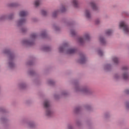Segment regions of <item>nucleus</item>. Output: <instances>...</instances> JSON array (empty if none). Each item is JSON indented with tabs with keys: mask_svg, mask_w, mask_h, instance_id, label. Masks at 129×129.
<instances>
[{
	"mask_svg": "<svg viewBox=\"0 0 129 129\" xmlns=\"http://www.w3.org/2000/svg\"><path fill=\"white\" fill-rule=\"evenodd\" d=\"M113 77L115 80H119L120 79V76L118 74H115Z\"/></svg>",
	"mask_w": 129,
	"mask_h": 129,
	"instance_id": "obj_34",
	"label": "nucleus"
},
{
	"mask_svg": "<svg viewBox=\"0 0 129 129\" xmlns=\"http://www.w3.org/2000/svg\"><path fill=\"white\" fill-rule=\"evenodd\" d=\"M27 84L24 82H22L19 84V87L21 89H26L27 88Z\"/></svg>",
	"mask_w": 129,
	"mask_h": 129,
	"instance_id": "obj_25",
	"label": "nucleus"
},
{
	"mask_svg": "<svg viewBox=\"0 0 129 129\" xmlns=\"http://www.w3.org/2000/svg\"><path fill=\"white\" fill-rule=\"evenodd\" d=\"M35 63V58L32 57L31 60L27 62V65H29V66H32V65H34Z\"/></svg>",
	"mask_w": 129,
	"mask_h": 129,
	"instance_id": "obj_27",
	"label": "nucleus"
},
{
	"mask_svg": "<svg viewBox=\"0 0 129 129\" xmlns=\"http://www.w3.org/2000/svg\"><path fill=\"white\" fill-rule=\"evenodd\" d=\"M124 93L125 94H127V95H129V89H126L124 90Z\"/></svg>",
	"mask_w": 129,
	"mask_h": 129,
	"instance_id": "obj_41",
	"label": "nucleus"
},
{
	"mask_svg": "<svg viewBox=\"0 0 129 129\" xmlns=\"http://www.w3.org/2000/svg\"><path fill=\"white\" fill-rule=\"evenodd\" d=\"M95 24L96 25H99V24H100V20H99V19H97L95 20Z\"/></svg>",
	"mask_w": 129,
	"mask_h": 129,
	"instance_id": "obj_43",
	"label": "nucleus"
},
{
	"mask_svg": "<svg viewBox=\"0 0 129 129\" xmlns=\"http://www.w3.org/2000/svg\"><path fill=\"white\" fill-rule=\"evenodd\" d=\"M86 56L85 54L83 53H80V58L78 59V63H80V64H85L86 63Z\"/></svg>",
	"mask_w": 129,
	"mask_h": 129,
	"instance_id": "obj_15",
	"label": "nucleus"
},
{
	"mask_svg": "<svg viewBox=\"0 0 129 129\" xmlns=\"http://www.w3.org/2000/svg\"><path fill=\"white\" fill-rule=\"evenodd\" d=\"M126 108L127 110H129V102L127 101L125 102Z\"/></svg>",
	"mask_w": 129,
	"mask_h": 129,
	"instance_id": "obj_42",
	"label": "nucleus"
},
{
	"mask_svg": "<svg viewBox=\"0 0 129 129\" xmlns=\"http://www.w3.org/2000/svg\"><path fill=\"white\" fill-rule=\"evenodd\" d=\"M73 84L75 86V90L76 92H82L87 95H92L93 91L88 86H81L79 84V81L77 80H75L73 81Z\"/></svg>",
	"mask_w": 129,
	"mask_h": 129,
	"instance_id": "obj_2",
	"label": "nucleus"
},
{
	"mask_svg": "<svg viewBox=\"0 0 129 129\" xmlns=\"http://www.w3.org/2000/svg\"><path fill=\"white\" fill-rule=\"evenodd\" d=\"M85 16L87 20H91L92 15L90 10L86 9L85 11Z\"/></svg>",
	"mask_w": 129,
	"mask_h": 129,
	"instance_id": "obj_17",
	"label": "nucleus"
},
{
	"mask_svg": "<svg viewBox=\"0 0 129 129\" xmlns=\"http://www.w3.org/2000/svg\"><path fill=\"white\" fill-rule=\"evenodd\" d=\"M48 83L49 85H51V86H53V85H55V81L52 80H48Z\"/></svg>",
	"mask_w": 129,
	"mask_h": 129,
	"instance_id": "obj_37",
	"label": "nucleus"
},
{
	"mask_svg": "<svg viewBox=\"0 0 129 129\" xmlns=\"http://www.w3.org/2000/svg\"><path fill=\"white\" fill-rule=\"evenodd\" d=\"M21 123L22 125H24V126L30 129L36 128V126H37L36 123L34 121H28L26 119H22L21 121Z\"/></svg>",
	"mask_w": 129,
	"mask_h": 129,
	"instance_id": "obj_8",
	"label": "nucleus"
},
{
	"mask_svg": "<svg viewBox=\"0 0 129 129\" xmlns=\"http://www.w3.org/2000/svg\"><path fill=\"white\" fill-rule=\"evenodd\" d=\"M68 95H69V93L66 90H62L60 92V95H58L57 94H54V99L56 100H58L60 97H66Z\"/></svg>",
	"mask_w": 129,
	"mask_h": 129,
	"instance_id": "obj_13",
	"label": "nucleus"
},
{
	"mask_svg": "<svg viewBox=\"0 0 129 129\" xmlns=\"http://www.w3.org/2000/svg\"><path fill=\"white\" fill-rule=\"evenodd\" d=\"M59 53H64L65 52L67 54L72 55L76 54L78 52V49L76 48H69L68 43H64L61 46L58 48Z\"/></svg>",
	"mask_w": 129,
	"mask_h": 129,
	"instance_id": "obj_4",
	"label": "nucleus"
},
{
	"mask_svg": "<svg viewBox=\"0 0 129 129\" xmlns=\"http://www.w3.org/2000/svg\"><path fill=\"white\" fill-rule=\"evenodd\" d=\"M113 33V31L111 29H108L105 31V34L107 36H111Z\"/></svg>",
	"mask_w": 129,
	"mask_h": 129,
	"instance_id": "obj_31",
	"label": "nucleus"
},
{
	"mask_svg": "<svg viewBox=\"0 0 129 129\" xmlns=\"http://www.w3.org/2000/svg\"><path fill=\"white\" fill-rule=\"evenodd\" d=\"M28 74L30 76H36V75H37V74L35 71L33 70L32 69H30L28 71Z\"/></svg>",
	"mask_w": 129,
	"mask_h": 129,
	"instance_id": "obj_29",
	"label": "nucleus"
},
{
	"mask_svg": "<svg viewBox=\"0 0 129 129\" xmlns=\"http://www.w3.org/2000/svg\"><path fill=\"white\" fill-rule=\"evenodd\" d=\"M3 53L6 55L8 59L7 66L9 69H15V68H16V63H15V61H16V59H17L18 55L12 51L10 48L4 49L3 50Z\"/></svg>",
	"mask_w": 129,
	"mask_h": 129,
	"instance_id": "obj_1",
	"label": "nucleus"
},
{
	"mask_svg": "<svg viewBox=\"0 0 129 129\" xmlns=\"http://www.w3.org/2000/svg\"><path fill=\"white\" fill-rule=\"evenodd\" d=\"M53 28L54 30L55 31V32H60L61 29L58 26H57L56 25L54 24L53 25Z\"/></svg>",
	"mask_w": 129,
	"mask_h": 129,
	"instance_id": "obj_33",
	"label": "nucleus"
},
{
	"mask_svg": "<svg viewBox=\"0 0 129 129\" xmlns=\"http://www.w3.org/2000/svg\"><path fill=\"white\" fill-rule=\"evenodd\" d=\"M14 16L15 14L14 13H11L9 15H2L0 16V21H4V20H6L7 19H8V20H13V19H14Z\"/></svg>",
	"mask_w": 129,
	"mask_h": 129,
	"instance_id": "obj_16",
	"label": "nucleus"
},
{
	"mask_svg": "<svg viewBox=\"0 0 129 129\" xmlns=\"http://www.w3.org/2000/svg\"><path fill=\"white\" fill-rule=\"evenodd\" d=\"M0 112H1L3 115L1 118H0V122L5 125H7V124H8V122H9V120L7 118V113H8V111L6 108H5V107H0Z\"/></svg>",
	"mask_w": 129,
	"mask_h": 129,
	"instance_id": "obj_7",
	"label": "nucleus"
},
{
	"mask_svg": "<svg viewBox=\"0 0 129 129\" xmlns=\"http://www.w3.org/2000/svg\"><path fill=\"white\" fill-rule=\"evenodd\" d=\"M90 5L93 11H95V12H98L99 9L98 8V7H97V5H96V4H95V3L92 2L90 3Z\"/></svg>",
	"mask_w": 129,
	"mask_h": 129,
	"instance_id": "obj_19",
	"label": "nucleus"
},
{
	"mask_svg": "<svg viewBox=\"0 0 129 129\" xmlns=\"http://www.w3.org/2000/svg\"><path fill=\"white\" fill-rule=\"evenodd\" d=\"M87 124L89 125V126H90V122H88Z\"/></svg>",
	"mask_w": 129,
	"mask_h": 129,
	"instance_id": "obj_47",
	"label": "nucleus"
},
{
	"mask_svg": "<svg viewBox=\"0 0 129 129\" xmlns=\"http://www.w3.org/2000/svg\"><path fill=\"white\" fill-rule=\"evenodd\" d=\"M40 36L43 39H46V38L48 37V33H47V31L43 30L42 31L40 35Z\"/></svg>",
	"mask_w": 129,
	"mask_h": 129,
	"instance_id": "obj_24",
	"label": "nucleus"
},
{
	"mask_svg": "<svg viewBox=\"0 0 129 129\" xmlns=\"http://www.w3.org/2000/svg\"><path fill=\"white\" fill-rule=\"evenodd\" d=\"M119 28H120V29H122L124 34H128L129 26L126 22L124 21H121L119 25Z\"/></svg>",
	"mask_w": 129,
	"mask_h": 129,
	"instance_id": "obj_12",
	"label": "nucleus"
},
{
	"mask_svg": "<svg viewBox=\"0 0 129 129\" xmlns=\"http://www.w3.org/2000/svg\"><path fill=\"white\" fill-rule=\"evenodd\" d=\"M27 23L26 18H20L16 22L17 27H21L20 29V32L22 34H26L28 32V28L25 26H23Z\"/></svg>",
	"mask_w": 129,
	"mask_h": 129,
	"instance_id": "obj_6",
	"label": "nucleus"
},
{
	"mask_svg": "<svg viewBox=\"0 0 129 129\" xmlns=\"http://www.w3.org/2000/svg\"><path fill=\"white\" fill-rule=\"evenodd\" d=\"M99 40L101 45H102L103 46H105V45L107 44V41H106V38L104 36H100Z\"/></svg>",
	"mask_w": 129,
	"mask_h": 129,
	"instance_id": "obj_20",
	"label": "nucleus"
},
{
	"mask_svg": "<svg viewBox=\"0 0 129 129\" xmlns=\"http://www.w3.org/2000/svg\"><path fill=\"white\" fill-rule=\"evenodd\" d=\"M103 68L104 71L106 72H109L112 70V66L110 64L107 63L104 66Z\"/></svg>",
	"mask_w": 129,
	"mask_h": 129,
	"instance_id": "obj_18",
	"label": "nucleus"
},
{
	"mask_svg": "<svg viewBox=\"0 0 129 129\" xmlns=\"http://www.w3.org/2000/svg\"><path fill=\"white\" fill-rule=\"evenodd\" d=\"M43 106L45 109V114L47 117H52L54 114V110L52 108L51 102L48 99H45L43 102Z\"/></svg>",
	"mask_w": 129,
	"mask_h": 129,
	"instance_id": "obj_3",
	"label": "nucleus"
},
{
	"mask_svg": "<svg viewBox=\"0 0 129 129\" xmlns=\"http://www.w3.org/2000/svg\"><path fill=\"white\" fill-rule=\"evenodd\" d=\"M65 12H66V8H65V6H62L60 10L54 11L52 13V17L54 18H57V16H58L59 13H65Z\"/></svg>",
	"mask_w": 129,
	"mask_h": 129,
	"instance_id": "obj_14",
	"label": "nucleus"
},
{
	"mask_svg": "<svg viewBox=\"0 0 129 129\" xmlns=\"http://www.w3.org/2000/svg\"><path fill=\"white\" fill-rule=\"evenodd\" d=\"M81 111H82V107L80 106L76 107L74 109V112L76 114H79Z\"/></svg>",
	"mask_w": 129,
	"mask_h": 129,
	"instance_id": "obj_22",
	"label": "nucleus"
},
{
	"mask_svg": "<svg viewBox=\"0 0 129 129\" xmlns=\"http://www.w3.org/2000/svg\"><path fill=\"white\" fill-rule=\"evenodd\" d=\"M62 23H64L65 26H67L68 27H71L73 28L71 29L70 33L72 36V37H75L76 36V31L74 29V22H71L68 21L66 19H64L62 20Z\"/></svg>",
	"mask_w": 129,
	"mask_h": 129,
	"instance_id": "obj_9",
	"label": "nucleus"
},
{
	"mask_svg": "<svg viewBox=\"0 0 129 129\" xmlns=\"http://www.w3.org/2000/svg\"><path fill=\"white\" fill-rule=\"evenodd\" d=\"M68 129H73V126H72V125H71V124H69L68 125Z\"/></svg>",
	"mask_w": 129,
	"mask_h": 129,
	"instance_id": "obj_46",
	"label": "nucleus"
},
{
	"mask_svg": "<svg viewBox=\"0 0 129 129\" xmlns=\"http://www.w3.org/2000/svg\"><path fill=\"white\" fill-rule=\"evenodd\" d=\"M8 7L9 8H18L20 4L18 3H11L7 4Z\"/></svg>",
	"mask_w": 129,
	"mask_h": 129,
	"instance_id": "obj_23",
	"label": "nucleus"
},
{
	"mask_svg": "<svg viewBox=\"0 0 129 129\" xmlns=\"http://www.w3.org/2000/svg\"><path fill=\"white\" fill-rule=\"evenodd\" d=\"M30 103H32V101L31 100H28L26 101V104H30Z\"/></svg>",
	"mask_w": 129,
	"mask_h": 129,
	"instance_id": "obj_45",
	"label": "nucleus"
},
{
	"mask_svg": "<svg viewBox=\"0 0 129 129\" xmlns=\"http://www.w3.org/2000/svg\"><path fill=\"white\" fill-rule=\"evenodd\" d=\"M84 108L86 109V110H89V111H92L93 108L91 105L89 104H86L84 106Z\"/></svg>",
	"mask_w": 129,
	"mask_h": 129,
	"instance_id": "obj_30",
	"label": "nucleus"
},
{
	"mask_svg": "<svg viewBox=\"0 0 129 129\" xmlns=\"http://www.w3.org/2000/svg\"><path fill=\"white\" fill-rule=\"evenodd\" d=\"M38 38V34L32 33L30 35V38L28 39L22 40V43L24 46H34L36 44V39Z\"/></svg>",
	"mask_w": 129,
	"mask_h": 129,
	"instance_id": "obj_5",
	"label": "nucleus"
},
{
	"mask_svg": "<svg viewBox=\"0 0 129 129\" xmlns=\"http://www.w3.org/2000/svg\"><path fill=\"white\" fill-rule=\"evenodd\" d=\"M76 123L77 126H81V125H82V123H81V121H80V120L78 119H77L76 120Z\"/></svg>",
	"mask_w": 129,
	"mask_h": 129,
	"instance_id": "obj_35",
	"label": "nucleus"
},
{
	"mask_svg": "<svg viewBox=\"0 0 129 129\" xmlns=\"http://www.w3.org/2000/svg\"><path fill=\"white\" fill-rule=\"evenodd\" d=\"M90 39H91L90 37V34L88 33H86L84 34L82 37H78L77 40L78 43H79L80 45H83L84 43H85V41L89 42V41H90Z\"/></svg>",
	"mask_w": 129,
	"mask_h": 129,
	"instance_id": "obj_11",
	"label": "nucleus"
},
{
	"mask_svg": "<svg viewBox=\"0 0 129 129\" xmlns=\"http://www.w3.org/2000/svg\"><path fill=\"white\" fill-rule=\"evenodd\" d=\"M34 5L35 7H39L41 5V0H35Z\"/></svg>",
	"mask_w": 129,
	"mask_h": 129,
	"instance_id": "obj_36",
	"label": "nucleus"
},
{
	"mask_svg": "<svg viewBox=\"0 0 129 129\" xmlns=\"http://www.w3.org/2000/svg\"><path fill=\"white\" fill-rule=\"evenodd\" d=\"M104 117L105 118H109L110 117V113L109 112H106L104 114Z\"/></svg>",
	"mask_w": 129,
	"mask_h": 129,
	"instance_id": "obj_39",
	"label": "nucleus"
},
{
	"mask_svg": "<svg viewBox=\"0 0 129 129\" xmlns=\"http://www.w3.org/2000/svg\"><path fill=\"white\" fill-rule=\"evenodd\" d=\"M42 51H44V52H50L51 51V48L50 46H43L42 47Z\"/></svg>",
	"mask_w": 129,
	"mask_h": 129,
	"instance_id": "obj_28",
	"label": "nucleus"
},
{
	"mask_svg": "<svg viewBox=\"0 0 129 129\" xmlns=\"http://www.w3.org/2000/svg\"><path fill=\"white\" fill-rule=\"evenodd\" d=\"M98 54L99 56L102 57V56H103V51L101 50V49L98 50Z\"/></svg>",
	"mask_w": 129,
	"mask_h": 129,
	"instance_id": "obj_40",
	"label": "nucleus"
},
{
	"mask_svg": "<svg viewBox=\"0 0 129 129\" xmlns=\"http://www.w3.org/2000/svg\"><path fill=\"white\" fill-rule=\"evenodd\" d=\"M72 4L73 7L74 8H78V0H73Z\"/></svg>",
	"mask_w": 129,
	"mask_h": 129,
	"instance_id": "obj_32",
	"label": "nucleus"
},
{
	"mask_svg": "<svg viewBox=\"0 0 129 129\" xmlns=\"http://www.w3.org/2000/svg\"><path fill=\"white\" fill-rule=\"evenodd\" d=\"M29 15L28 11H21L19 12V16L20 18H26L27 16Z\"/></svg>",
	"mask_w": 129,
	"mask_h": 129,
	"instance_id": "obj_21",
	"label": "nucleus"
},
{
	"mask_svg": "<svg viewBox=\"0 0 129 129\" xmlns=\"http://www.w3.org/2000/svg\"><path fill=\"white\" fill-rule=\"evenodd\" d=\"M35 82L37 83L38 82V80H36V81H35Z\"/></svg>",
	"mask_w": 129,
	"mask_h": 129,
	"instance_id": "obj_48",
	"label": "nucleus"
},
{
	"mask_svg": "<svg viewBox=\"0 0 129 129\" xmlns=\"http://www.w3.org/2000/svg\"><path fill=\"white\" fill-rule=\"evenodd\" d=\"M112 60L114 64H115V65H117V64H118V63H119V59L116 56H113L112 58Z\"/></svg>",
	"mask_w": 129,
	"mask_h": 129,
	"instance_id": "obj_26",
	"label": "nucleus"
},
{
	"mask_svg": "<svg viewBox=\"0 0 129 129\" xmlns=\"http://www.w3.org/2000/svg\"><path fill=\"white\" fill-rule=\"evenodd\" d=\"M41 14L42 16H43V17H47V16H48V12L44 10H41Z\"/></svg>",
	"mask_w": 129,
	"mask_h": 129,
	"instance_id": "obj_38",
	"label": "nucleus"
},
{
	"mask_svg": "<svg viewBox=\"0 0 129 129\" xmlns=\"http://www.w3.org/2000/svg\"><path fill=\"white\" fill-rule=\"evenodd\" d=\"M122 15H125V16H129V13L128 12L126 11H123L122 12Z\"/></svg>",
	"mask_w": 129,
	"mask_h": 129,
	"instance_id": "obj_44",
	"label": "nucleus"
},
{
	"mask_svg": "<svg viewBox=\"0 0 129 129\" xmlns=\"http://www.w3.org/2000/svg\"><path fill=\"white\" fill-rule=\"evenodd\" d=\"M128 67L124 66L122 68V70L123 73L121 75V78L124 81L126 82H128L129 81V71Z\"/></svg>",
	"mask_w": 129,
	"mask_h": 129,
	"instance_id": "obj_10",
	"label": "nucleus"
}]
</instances>
